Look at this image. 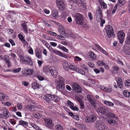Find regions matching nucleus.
Segmentation results:
<instances>
[{
  "label": "nucleus",
  "mask_w": 130,
  "mask_h": 130,
  "mask_svg": "<svg viewBox=\"0 0 130 130\" xmlns=\"http://www.w3.org/2000/svg\"><path fill=\"white\" fill-rule=\"evenodd\" d=\"M3 115L5 118H6V117L8 115L7 109L5 107H4L3 109Z\"/></svg>",
  "instance_id": "nucleus-40"
},
{
  "label": "nucleus",
  "mask_w": 130,
  "mask_h": 130,
  "mask_svg": "<svg viewBox=\"0 0 130 130\" xmlns=\"http://www.w3.org/2000/svg\"><path fill=\"white\" fill-rule=\"evenodd\" d=\"M75 20L76 24L81 25L84 27L86 25L84 22V18L82 15L79 13H77L75 16Z\"/></svg>",
  "instance_id": "nucleus-2"
},
{
  "label": "nucleus",
  "mask_w": 130,
  "mask_h": 130,
  "mask_svg": "<svg viewBox=\"0 0 130 130\" xmlns=\"http://www.w3.org/2000/svg\"><path fill=\"white\" fill-rule=\"evenodd\" d=\"M125 43L127 44L130 45V29L128 31L127 35L125 39Z\"/></svg>",
  "instance_id": "nucleus-17"
},
{
  "label": "nucleus",
  "mask_w": 130,
  "mask_h": 130,
  "mask_svg": "<svg viewBox=\"0 0 130 130\" xmlns=\"http://www.w3.org/2000/svg\"><path fill=\"white\" fill-rule=\"evenodd\" d=\"M20 61L22 63L31 66L34 65L33 60L30 57L28 56H21L20 58Z\"/></svg>",
  "instance_id": "nucleus-1"
},
{
  "label": "nucleus",
  "mask_w": 130,
  "mask_h": 130,
  "mask_svg": "<svg viewBox=\"0 0 130 130\" xmlns=\"http://www.w3.org/2000/svg\"><path fill=\"white\" fill-rule=\"evenodd\" d=\"M62 35H62L60 34V35H58L57 36V37L59 39L61 40H64V38L62 36Z\"/></svg>",
  "instance_id": "nucleus-59"
},
{
  "label": "nucleus",
  "mask_w": 130,
  "mask_h": 130,
  "mask_svg": "<svg viewBox=\"0 0 130 130\" xmlns=\"http://www.w3.org/2000/svg\"><path fill=\"white\" fill-rule=\"evenodd\" d=\"M18 36L19 39L22 41H25L24 38L22 35L19 34L18 35Z\"/></svg>",
  "instance_id": "nucleus-44"
},
{
  "label": "nucleus",
  "mask_w": 130,
  "mask_h": 130,
  "mask_svg": "<svg viewBox=\"0 0 130 130\" xmlns=\"http://www.w3.org/2000/svg\"><path fill=\"white\" fill-rule=\"evenodd\" d=\"M52 101H54L56 103H57L59 100V97L55 95H52Z\"/></svg>",
  "instance_id": "nucleus-31"
},
{
  "label": "nucleus",
  "mask_w": 130,
  "mask_h": 130,
  "mask_svg": "<svg viewBox=\"0 0 130 130\" xmlns=\"http://www.w3.org/2000/svg\"><path fill=\"white\" fill-rule=\"evenodd\" d=\"M43 120L44 121L45 125L46 127L50 129L53 128L54 123L52 122V119L46 118H44Z\"/></svg>",
  "instance_id": "nucleus-6"
},
{
  "label": "nucleus",
  "mask_w": 130,
  "mask_h": 130,
  "mask_svg": "<svg viewBox=\"0 0 130 130\" xmlns=\"http://www.w3.org/2000/svg\"><path fill=\"white\" fill-rule=\"evenodd\" d=\"M56 4L60 10L63 11L65 9L66 6L62 0H57L56 1Z\"/></svg>",
  "instance_id": "nucleus-7"
},
{
  "label": "nucleus",
  "mask_w": 130,
  "mask_h": 130,
  "mask_svg": "<svg viewBox=\"0 0 130 130\" xmlns=\"http://www.w3.org/2000/svg\"><path fill=\"white\" fill-rule=\"evenodd\" d=\"M19 124L20 125L23 126H28V123L27 122L23 120H20L19 121Z\"/></svg>",
  "instance_id": "nucleus-39"
},
{
  "label": "nucleus",
  "mask_w": 130,
  "mask_h": 130,
  "mask_svg": "<svg viewBox=\"0 0 130 130\" xmlns=\"http://www.w3.org/2000/svg\"><path fill=\"white\" fill-rule=\"evenodd\" d=\"M107 115V116L108 117V118H113L116 119H117L116 115L113 113L109 112L108 113Z\"/></svg>",
  "instance_id": "nucleus-29"
},
{
  "label": "nucleus",
  "mask_w": 130,
  "mask_h": 130,
  "mask_svg": "<svg viewBox=\"0 0 130 130\" xmlns=\"http://www.w3.org/2000/svg\"><path fill=\"white\" fill-rule=\"evenodd\" d=\"M50 71L49 73H51L52 75L54 77H56L58 74V72L55 67L53 66L51 67Z\"/></svg>",
  "instance_id": "nucleus-12"
},
{
  "label": "nucleus",
  "mask_w": 130,
  "mask_h": 130,
  "mask_svg": "<svg viewBox=\"0 0 130 130\" xmlns=\"http://www.w3.org/2000/svg\"><path fill=\"white\" fill-rule=\"evenodd\" d=\"M103 103L106 105L108 106H112L114 105V104L113 103L108 101H105Z\"/></svg>",
  "instance_id": "nucleus-35"
},
{
  "label": "nucleus",
  "mask_w": 130,
  "mask_h": 130,
  "mask_svg": "<svg viewBox=\"0 0 130 130\" xmlns=\"http://www.w3.org/2000/svg\"><path fill=\"white\" fill-rule=\"evenodd\" d=\"M123 94L124 96L126 97H127L129 95V92L126 90L124 91L123 92Z\"/></svg>",
  "instance_id": "nucleus-54"
},
{
  "label": "nucleus",
  "mask_w": 130,
  "mask_h": 130,
  "mask_svg": "<svg viewBox=\"0 0 130 130\" xmlns=\"http://www.w3.org/2000/svg\"><path fill=\"white\" fill-rule=\"evenodd\" d=\"M76 71L77 72L84 75H85V72L82 69H81L77 68L76 69Z\"/></svg>",
  "instance_id": "nucleus-42"
},
{
  "label": "nucleus",
  "mask_w": 130,
  "mask_h": 130,
  "mask_svg": "<svg viewBox=\"0 0 130 130\" xmlns=\"http://www.w3.org/2000/svg\"><path fill=\"white\" fill-rule=\"evenodd\" d=\"M32 86L33 89H38L40 88L41 85L36 82H35L33 83L32 84Z\"/></svg>",
  "instance_id": "nucleus-24"
},
{
  "label": "nucleus",
  "mask_w": 130,
  "mask_h": 130,
  "mask_svg": "<svg viewBox=\"0 0 130 130\" xmlns=\"http://www.w3.org/2000/svg\"><path fill=\"white\" fill-rule=\"evenodd\" d=\"M62 64L64 70L68 71L69 69V66L67 61L66 60H64Z\"/></svg>",
  "instance_id": "nucleus-18"
},
{
  "label": "nucleus",
  "mask_w": 130,
  "mask_h": 130,
  "mask_svg": "<svg viewBox=\"0 0 130 130\" xmlns=\"http://www.w3.org/2000/svg\"><path fill=\"white\" fill-rule=\"evenodd\" d=\"M96 119V117L93 115L87 117L85 118V121L87 122H93Z\"/></svg>",
  "instance_id": "nucleus-10"
},
{
  "label": "nucleus",
  "mask_w": 130,
  "mask_h": 130,
  "mask_svg": "<svg viewBox=\"0 0 130 130\" xmlns=\"http://www.w3.org/2000/svg\"><path fill=\"white\" fill-rule=\"evenodd\" d=\"M120 69V68L117 66H115L113 70V72L114 73H118V71Z\"/></svg>",
  "instance_id": "nucleus-41"
},
{
  "label": "nucleus",
  "mask_w": 130,
  "mask_h": 130,
  "mask_svg": "<svg viewBox=\"0 0 130 130\" xmlns=\"http://www.w3.org/2000/svg\"><path fill=\"white\" fill-rule=\"evenodd\" d=\"M96 13L97 16L99 15L100 18L103 17L102 12L100 7L98 6L97 7L96 10Z\"/></svg>",
  "instance_id": "nucleus-13"
},
{
  "label": "nucleus",
  "mask_w": 130,
  "mask_h": 130,
  "mask_svg": "<svg viewBox=\"0 0 130 130\" xmlns=\"http://www.w3.org/2000/svg\"><path fill=\"white\" fill-rule=\"evenodd\" d=\"M71 109L74 111H78L79 110V109L76 106H74V105L73 106V107L71 108Z\"/></svg>",
  "instance_id": "nucleus-58"
},
{
  "label": "nucleus",
  "mask_w": 130,
  "mask_h": 130,
  "mask_svg": "<svg viewBox=\"0 0 130 130\" xmlns=\"http://www.w3.org/2000/svg\"><path fill=\"white\" fill-rule=\"evenodd\" d=\"M107 121L108 123L111 125H114L117 123L116 121L112 118H108Z\"/></svg>",
  "instance_id": "nucleus-21"
},
{
  "label": "nucleus",
  "mask_w": 130,
  "mask_h": 130,
  "mask_svg": "<svg viewBox=\"0 0 130 130\" xmlns=\"http://www.w3.org/2000/svg\"><path fill=\"white\" fill-rule=\"evenodd\" d=\"M52 95L50 94H48L45 96L44 98L45 101L47 103H49L51 101H52Z\"/></svg>",
  "instance_id": "nucleus-15"
},
{
  "label": "nucleus",
  "mask_w": 130,
  "mask_h": 130,
  "mask_svg": "<svg viewBox=\"0 0 130 130\" xmlns=\"http://www.w3.org/2000/svg\"><path fill=\"white\" fill-rule=\"evenodd\" d=\"M21 68H19L17 69L13 70L12 71L15 73H19L21 71Z\"/></svg>",
  "instance_id": "nucleus-48"
},
{
  "label": "nucleus",
  "mask_w": 130,
  "mask_h": 130,
  "mask_svg": "<svg viewBox=\"0 0 130 130\" xmlns=\"http://www.w3.org/2000/svg\"><path fill=\"white\" fill-rule=\"evenodd\" d=\"M50 51L52 53H55L56 54L60 56L61 52L56 50L54 49L52 47H50Z\"/></svg>",
  "instance_id": "nucleus-28"
},
{
  "label": "nucleus",
  "mask_w": 130,
  "mask_h": 130,
  "mask_svg": "<svg viewBox=\"0 0 130 130\" xmlns=\"http://www.w3.org/2000/svg\"><path fill=\"white\" fill-rule=\"evenodd\" d=\"M33 115L37 119H39L41 117L40 114L38 113H34Z\"/></svg>",
  "instance_id": "nucleus-49"
},
{
  "label": "nucleus",
  "mask_w": 130,
  "mask_h": 130,
  "mask_svg": "<svg viewBox=\"0 0 130 130\" xmlns=\"http://www.w3.org/2000/svg\"><path fill=\"white\" fill-rule=\"evenodd\" d=\"M7 97L8 96L5 95L4 93H0V101H2L5 98L7 99Z\"/></svg>",
  "instance_id": "nucleus-37"
},
{
  "label": "nucleus",
  "mask_w": 130,
  "mask_h": 130,
  "mask_svg": "<svg viewBox=\"0 0 130 130\" xmlns=\"http://www.w3.org/2000/svg\"><path fill=\"white\" fill-rule=\"evenodd\" d=\"M60 56L66 58H67L68 57L67 54H65L62 53L61 52Z\"/></svg>",
  "instance_id": "nucleus-62"
},
{
  "label": "nucleus",
  "mask_w": 130,
  "mask_h": 130,
  "mask_svg": "<svg viewBox=\"0 0 130 130\" xmlns=\"http://www.w3.org/2000/svg\"><path fill=\"white\" fill-rule=\"evenodd\" d=\"M77 68H76L75 66L73 65H70L69 66V69L70 70L73 71H76V69Z\"/></svg>",
  "instance_id": "nucleus-47"
},
{
  "label": "nucleus",
  "mask_w": 130,
  "mask_h": 130,
  "mask_svg": "<svg viewBox=\"0 0 130 130\" xmlns=\"http://www.w3.org/2000/svg\"><path fill=\"white\" fill-rule=\"evenodd\" d=\"M89 56L90 59L95 60L96 59V56L94 53L92 51H90L89 53Z\"/></svg>",
  "instance_id": "nucleus-27"
},
{
  "label": "nucleus",
  "mask_w": 130,
  "mask_h": 130,
  "mask_svg": "<svg viewBox=\"0 0 130 130\" xmlns=\"http://www.w3.org/2000/svg\"><path fill=\"white\" fill-rule=\"evenodd\" d=\"M125 86L127 87H129L130 86V79H127L125 82Z\"/></svg>",
  "instance_id": "nucleus-43"
},
{
  "label": "nucleus",
  "mask_w": 130,
  "mask_h": 130,
  "mask_svg": "<svg viewBox=\"0 0 130 130\" xmlns=\"http://www.w3.org/2000/svg\"><path fill=\"white\" fill-rule=\"evenodd\" d=\"M104 109L105 112V115L107 113H108V112L110 110L107 107L104 108Z\"/></svg>",
  "instance_id": "nucleus-57"
},
{
  "label": "nucleus",
  "mask_w": 130,
  "mask_h": 130,
  "mask_svg": "<svg viewBox=\"0 0 130 130\" xmlns=\"http://www.w3.org/2000/svg\"><path fill=\"white\" fill-rule=\"evenodd\" d=\"M117 85L119 88L121 89L123 87L122 81V79L120 78H118V80L117 81Z\"/></svg>",
  "instance_id": "nucleus-26"
},
{
  "label": "nucleus",
  "mask_w": 130,
  "mask_h": 130,
  "mask_svg": "<svg viewBox=\"0 0 130 130\" xmlns=\"http://www.w3.org/2000/svg\"><path fill=\"white\" fill-rule=\"evenodd\" d=\"M99 87L101 90H103L104 91L106 90L105 89H106V87L104 86H103L101 85H100L99 86Z\"/></svg>",
  "instance_id": "nucleus-64"
},
{
  "label": "nucleus",
  "mask_w": 130,
  "mask_h": 130,
  "mask_svg": "<svg viewBox=\"0 0 130 130\" xmlns=\"http://www.w3.org/2000/svg\"><path fill=\"white\" fill-rule=\"evenodd\" d=\"M58 10L56 9H54L52 11V15L55 18L57 19L58 17Z\"/></svg>",
  "instance_id": "nucleus-19"
},
{
  "label": "nucleus",
  "mask_w": 130,
  "mask_h": 130,
  "mask_svg": "<svg viewBox=\"0 0 130 130\" xmlns=\"http://www.w3.org/2000/svg\"><path fill=\"white\" fill-rule=\"evenodd\" d=\"M21 26L23 28L24 31L27 34L28 33V31L27 26L26 24L24 22L22 23L21 24Z\"/></svg>",
  "instance_id": "nucleus-30"
},
{
  "label": "nucleus",
  "mask_w": 130,
  "mask_h": 130,
  "mask_svg": "<svg viewBox=\"0 0 130 130\" xmlns=\"http://www.w3.org/2000/svg\"><path fill=\"white\" fill-rule=\"evenodd\" d=\"M101 19V23L100 24V26H103V25L104 24L105 22V20H104L103 19H102L101 18H100Z\"/></svg>",
  "instance_id": "nucleus-60"
},
{
  "label": "nucleus",
  "mask_w": 130,
  "mask_h": 130,
  "mask_svg": "<svg viewBox=\"0 0 130 130\" xmlns=\"http://www.w3.org/2000/svg\"><path fill=\"white\" fill-rule=\"evenodd\" d=\"M87 98L89 103L94 109H97L98 105L96 100L93 98V96L89 94L87 95Z\"/></svg>",
  "instance_id": "nucleus-3"
},
{
  "label": "nucleus",
  "mask_w": 130,
  "mask_h": 130,
  "mask_svg": "<svg viewBox=\"0 0 130 130\" xmlns=\"http://www.w3.org/2000/svg\"><path fill=\"white\" fill-rule=\"evenodd\" d=\"M97 109H98V110L99 112L101 113L104 115H105V112L104 111V108L102 107H99L98 108V107Z\"/></svg>",
  "instance_id": "nucleus-36"
},
{
  "label": "nucleus",
  "mask_w": 130,
  "mask_h": 130,
  "mask_svg": "<svg viewBox=\"0 0 130 130\" xmlns=\"http://www.w3.org/2000/svg\"><path fill=\"white\" fill-rule=\"evenodd\" d=\"M51 68V67H48L47 66H45L43 67V70L44 72L46 73H49Z\"/></svg>",
  "instance_id": "nucleus-32"
},
{
  "label": "nucleus",
  "mask_w": 130,
  "mask_h": 130,
  "mask_svg": "<svg viewBox=\"0 0 130 130\" xmlns=\"http://www.w3.org/2000/svg\"><path fill=\"white\" fill-rule=\"evenodd\" d=\"M95 46L101 52H102L105 55L107 56L108 55V53L105 50H104L102 47H101L99 44H95Z\"/></svg>",
  "instance_id": "nucleus-14"
},
{
  "label": "nucleus",
  "mask_w": 130,
  "mask_h": 130,
  "mask_svg": "<svg viewBox=\"0 0 130 130\" xmlns=\"http://www.w3.org/2000/svg\"><path fill=\"white\" fill-rule=\"evenodd\" d=\"M88 16L90 19V20H91L93 19V16L92 14L90 12H89Z\"/></svg>",
  "instance_id": "nucleus-55"
},
{
  "label": "nucleus",
  "mask_w": 130,
  "mask_h": 130,
  "mask_svg": "<svg viewBox=\"0 0 130 130\" xmlns=\"http://www.w3.org/2000/svg\"><path fill=\"white\" fill-rule=\"evenodd\" d=\"M35 106L29 105H27L26 107V109L28 111H34L35 110Z\"/></svg>",
  "instance_id": "nucleus-20"
},
{
  "label": "nucleus",
  "mask_w": 130,
  "mask_h": 130,
  "mask_svg": "<svg viewBox=\"0 0 130 130\" xmlns=\"http://www.w3.org/2000/svg\"><path fill=\"white\" fill-rule=\"evenodd\" d=\"M28 53L31 55H34L33 51L32 48H30L28 51Z\"/></svg>",
  "instance_id": "nucleus-56"
},
{
  "label": "nucleus",
  "mask_w": 130,
  "mask_h": 130,
  "mask_svg": "<svg viewBox=\"0 0 130 130\" xmlns=\"http://www.w3.org/2000/svg\"><path fill=\"white\" fill-rule=\"evenodd\" d=\"M97 65L99 66H102L105 65V63L101 61H98L97 62Z\"/></svg>",
  "instance_id": "nucleus-46"
},
{
  "label": "nucleus",
  "mask_w": 130,
  "mask_h": 130,
  "mask_svg": "<svg viewBox=\"0 0 130 130\" xmlns=\"http://www.w3.org/2000/svg\"><path fill=\"white\" fill-rule=\"evenodd\" d=\"M67 104L69 105V107L70 108L72 107L74 105L73 103L69 100L68 101Z\"/></svg>",
  "instance_id": "nucleus-50"
},
{
  "label": "nucleus",
  "mask_w": 130,
  "mask_h": 130,
  "mask_svg": "<svg viewBox=\"0 0 130 130\" xmlns=\"http://www.w3.org/2000/svg\"><path fill=\"white\" fill-rule=\"evenodd\" d=\"M58 30L60 34L62 35L63 36L66 35V34L65 32L64 29L62 26H59L58 28Z\"/></svg>",
  "instance_id": "nucleus-22"
},
{
  "label": "nucleus",
  "mask_w": 130,
  "mask_h": 130,
  "mask_svg": "<svg viewBox=\"0 0 130 130\" xmlns=\"http://www.w3.org/2000/svg\"><path fill=\"white\" fill-rule=\"evenodd\" d=\"M82 60V59L78 56H76L75 57L74 60L77 61H80Z\"/></svg>",
  "instance_id": "nucleus-61"
},
{
  "label": "nucleus",
  "mask_w": 130,
  "mask_h": 130,
  "mask_svg": "<svg viewBox=\"0 0 130 130\" xmlns=\"http://www.w3.org/2000/svg\"><path fill=\"white\" fill-rule=\"evenodd\" d=\"M118 1L119 2L117 3V5L120 6H122L125 2V0H118Z\"/></svg>",
  "instance_id": "nucleus-38"
},
{
  "label": "nucleus",
  "mask_w": 130,
  "mask_h": 130,
  "mask_svg": "<svg viewBox=\"0 0 130 130\" xmlns=\"http://www.w3.org/2000/svg\"><path fill=\"white\" fill-rule=\"evenodd\" d=\"M58 47L59 48L62 50V51L67 53H69L68 50L62 45H58Z\"/></svg>",
  "instance_id": "nucleus-33"
},
{
  "label": "nucleus",
  "mask_w": 130,
  "mask_h": 130,
  "mask_svg": "<svg viewBox=\"0 0 130 130\" xmlns=\"http://www.w3.org/2000/svg\"><path fill=\"white\" fill-rule=\"evenodd\" d=\"M73 119L76 120L78 121L79 120V116L78 115H74L73 117Z\"/></svg>",
  "instance_id": "nucleus-52"
},
{
  "label": "nucleus",
  "mask_w": 130,
  "mask_h": 130,
  "mask_svg": "<svg viewBox=\"0 0 130 130\" xmlns=\"http://www.w3.org/2000/svg\"><path fill=\"white\" fill-rule=\"evenodd\" d=\"M14 119H10L9 121L12 124L14 125L16 124V122L14 121Z\"/></svg>",
  "instance_id": "nucleus-63"
},
{
  "label": "nucleus",
  "mask_w": 130,
  "mask_h": 130,
  "mask_svg": "<svg viewBox=\"0 0 130 130\" xmlns=\"http://www.w3.org/2000/svg\"><path fill=\"white\" fill-rule=\"evenodd\" d=\"M118 37L120 43H122L124 40L125 34L122 31L120 30L117 33Z\"/></svg>",
  "instance_id": "nucleus-8"
},
{
  "label": "nucleus",
  "mask_w": 130,
  "mask_h": 130,
  "mask_svg": "<svg viewBox=\"0 0 130 130\" xmlns=\"http://www.w3.org/2000/svg\"><path fill=\"white\" fill-rule=\"evenodd\" d=\"M35 56L38 59H41L42 58L41 50L39 48H36L35 52Z\"/></svg>",
  "instance_id": "nucleus-11"
},
{
  "label": "nucleus",
  "mask_w": 130,
  "mask_h": 130,
  "mask_svg": "<svg viewBox=\"0 0 130 130\" xmlns=\"http://www.w3.org/2000/svg\"><path fill=\"white\" fill-rule=\"evenodd\" d=\"M47 32L48 34L55 37L57 35L56 33L53 31H47Z\"/></svg>",
  "instance_id": "nucleus-51"
},
{
  "label": "nucleus",
  "mask_w": 130,
  "mask_h": 130,
  "mask_svg": "<svg viewBox=\"0 0 130 130\" xmlns=\"http://www.w3.org/2000/svg\"><path fill=\"white\" fill-rule=\"evenodd\" d=\"M107 35L109 38L111 37L113 34L114 31L113 28L110 25H107L105 28Z\"/></svg>",
  "instance_id": "nucleus-4"
},
{
  "label": "nucleus",
  "mask_w": 130,
  "mask_h": 130,
  "mask_svg": "<svg viewBox=\"0 0 130 130\" xmlns=\"http://www.w3.org/2000/svg\"><path fill=\"white\" fill-rule=\"evenodd\" d=\"M61 16L62 18L64 19L67 16L66 13L65 12H63L61 14Z\"/></svg>",
  "instance_id": "nucleus-53"
},
{
  "label": "nucleus",
  "mask_w": 130,
  "mask_h": 130,
  "mask_svg": "<svg viewBox=\"0 0 130 130\" xmlns=\"http://www.w3.org/2000/svg\"><path fill=\"white\" fill-rule=\"evenodd\" d=\"M124 52L126 54L130 55V45H126L124 46Z\"/></svg>",
  "instance_id": "nucleus-16"
},
{
  "label": "nucleus",
  "mask_w": 130,
  "mask_h": 130,
  "mask_svg": "<svg viewBox=\"0 0 130 130\" xmlns=\"http://www.w3.org/2000/svg\"><path fill=\"white\" fill-rule=\"evenodd\" d=\"M3 59L7 64V66L8 67V56L5 55L3 57Z\"/></svg>",
  "instance_id": "nucleus-45"
},
{
  "label": "nucleus",
  "mask_w": 130,
  "mask_h": 130,
  "mask_svg": "<svg viewBox=\"0 0 130 130\" xmlns=\"http://www.w3.org/2000/svg\"><path fill=\"white\" fill-rule=\"evenodd\" d=\"M63 127L61 125L57 124L55 126V130H63Z\"/></svg>",
  "instance_id": "nucleus-34"
},
{
  "label": "nucleus",
  "mask_w": 130,
  "mask_h": 130,
  "mask_svg": "<svg viewBox=\"0 0 130 130\" xmlns=\"http://www.w3.org/2000/svg\"><path fill=\"white\" fill-rule=\"evenodd\" d=\"M34 72L33 69H29L25 70L24 71V73L27 76H30L32 75Z\"/></svg>",
  "instance_id": "nucleus-25"
},
{
  "label": "nucleus",
  "mask_w": 130,
  "mask_h": 130,
  "mask_svg": "<svg viewBox=\"0 0 130 130\" xmlns=\"http://www.w3.org/2000/svg\"><path fill=\"white\" fill-rule=\"evenodd\" d=\"M107 127L105 125H103L100 124H99L97 128L98 130H106L107 129Z\"/></svg>",
  "instance_id": "nucleus-23"
},
{
  "label": "nucleus",
  "mask_w": 130,
  "mask_h": 130,
  "mask_svg": "<svg viewBox=\"0 0 130 130\" xmlns=\"http://www.w3.org/2000/svg\"><path fill=\"white\" fill-rule=\"evenodd\" d=\"M65 84L62 80H59L57 83V89L59 91H61L64 90L65 88Z\"/></svg>",
  "instance_id": "nucleus-5"
},
{
  "label": "nucleus",
  "mask_w": 130,
  "mask_h": 130,
  "mask_svg": "<svg viewBox=\"0 0 130 130\" xmlns=\"http://www.w3.org/2000/svg\"><path fill=\"white\" fill-rule=\"evenodd\" d=\"M72 87L75 92L77 93H80L81 92L82 88L77 83H73L72 85Z\"/></svg>",
  "instance_id": "nucleus-9"
}]
</instances>
